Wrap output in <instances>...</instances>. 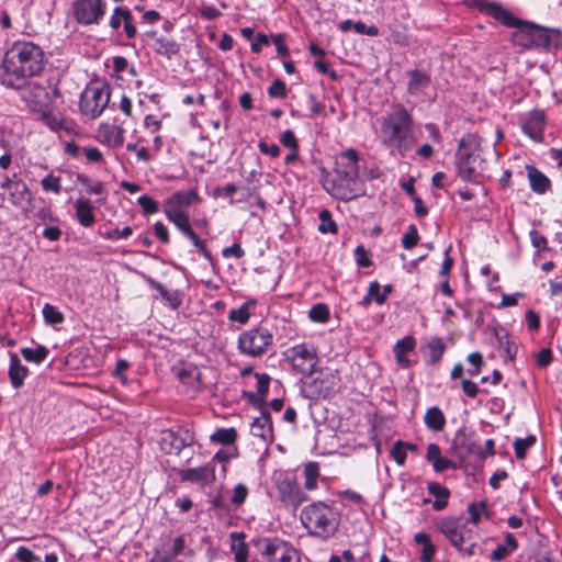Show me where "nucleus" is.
Segmentation results:
<instances>
[{
    "label": "nucleus",
    "instance_id": "1",
    "mask_svg": "<svg viewBox=\"0 0 562 562\" xmlns=\"http://www.w3.org/2000/svg\"><path fill=\"white\" fill-rule=\"evenodd\" d=\"M474 5L481 12L494 18L503 25L516 29L510 37L515 46H519L525 49L533 47L549 48L551 46V36L547 29L518 20L508 10L496 2L474 0Z\"/></svg>",
    "mask_w": 562,
    "mask_h": 562
},
{
    "label": "nucleus",
    "instance_id": "2",
    "mask_svg": "<svg viewBox=\"0 0 562 562\" xmlns=\"http://www.w3.org/2000/svg\"><path fill=\"white\" fill-rule=\"evenodd\" d=\"M42 48L31 42H16L5 52L4 86L20 88L26 78L37 76L44 68Z\"/></svg>",
    "mask_w": 562,
    "mask_h": 562
},
{
    "label": "nucleus",
    "instance_id": "3",
    "mask_svg": "<svg viewBox=\"0 0 562 562\" xmlns=\"http://www.w3.org/2000/svg\"><path fill=\"white\" fill-rule=\"evenodd\" d=\"M381 142L392 151L396 150L402 157L415 144L413 115L403 104H394L392 111L382 117Z\"/></svg>",
    "mask_w": 562,
    "mask_h": 562
},
{
    "label": "nucleus",
    "instance_id": "4",
    "mask_svg": "<svg viewBox=\"0 0 562 562\" xmlns=\"http://www.w3.org/2000/svg\"><path fill=\"white\" fill-rule=\"evenodd\" d=\"M301 521L311 536L326 540L338 530L340 514L324 502H314L303 508Z\"/></svg>",
    "mask_w": 562,
    "mask_h": 562
},
{
    "label": "nucleus",
    "instance_id": "5",
    "mask_svg": "<svg viewBox=\"0 0 562 562\" xmlns=\"http://www.w3.org/2000/svg\"><path fill=\"white\" fill-rule=\"evenodd\" d=\"M480 137L476 134L463 136L457 153L459 176L469 182H481L485 178L486 161L479 150Z\"/></svg>",
    "mask_w": 562,
    "mask_h": 562
},
{
    "label": "nucleus",
    "instance_id": "6",
    "mask_svg": "<svg viewBox=\"0 0 562 562\" xmlns=\"http://www.w3.org/2000/svg\"><path fill=\"white\" fill-rule=\"evenodd\" d=\"M323 188L335 199L344 202L356 200L366 195V184L360 176L335 173L331 178L326 177Z\"/></svg>",
    "mask_w": 562,
    "mask_h": 562
},
{
    "label": "nucleus",
    "instance_id": "7",
    "mask_svg": "<svg viewBox=\"0 0 562 562\" xmlns=\"http://www.w3.org/2000/svg\"><path fill=\"white\" fill-rule=\"evenodd\" d=\"M283 358L291 369L304 376H311L317 367V349L311 344H297L283 351Z\"/></svg>",
    "mask_w": 562,
    "mask_h": 562
},
{
    "label": "nucleus",
    "instance_id": "8",
    "mask_svg": "<svg viewBox=\"0 0 562 562\" xmlns=\"http://www.w3.org/2000/svg\"><path fill=\"white\" fill-rule=\"evenodd\" d=\"M110 86L108 83H90L81 93L80 111L90 119L101 115L110 101Z\"/></svg>",
    "mask_w": 562,
    "mask_h": 562
},
{
    "label": "nucleus",
    "instance_id": "9",
    "mask_svg": "<svg viewBox=\"0 0 562 562\" xmlns=\"http://www.w3.org/2000/svg\"><path fill=\"white\" fill-rule=\"evenodd\" d=\"M255 547L267 562H301L297 550L282 539L259 538Z\"/></svg>",
    "mask_w": 562,
    "mask_h": 562
},
{
    "label": "nucleus",
    "instance_id": "10",
    "mask_svg": "<svg viewBox=\"0 0 562 562\" xmlns=\"http://www.w3.org/2000/svg\"><path fill=\"white\" fill-rule=\"evenodd\" d=\"M273 342V335L266 327H255L243 331L238 337L240 353L257 358L267 352Z\"/></svg>",
    "mask_w": 562,
    "mask_h": 562
},
{
    "label": "nucleus",
    "instance_id": "11",
    "mask_svg": "<svg viewBox=\"0 0 562 562\" xmlns=\"http://www.w3.org/2000/svg\"><path fill=\"white\" fill-rule=\"evenodd\" d=\"M274 484L279 499L284 506L297 508L302 503L307 501L306 494L301 490L293 473H276Z\"/></svg>",
    "mask_w": 562,
    "mask_h": 562
},
{
    "label": "nucleus",
    "instance_id": "12",
    "mask_svg": "<svg viewBox=\"0 0 562 562\" xmlns=\"http://www.w3.org/2000/svg\"><path fill=\"white\" fill-rule=\"evenodd\" d=\"M193 443L194 436L188 428L167 429L160 434L159 446L167 454H179L186 447Z\"/></svg>",
    "mask_w": 562,
    "mask_h": 562
},
{
    "label": "nucleus",
    "instance_id": "13",
    "mask_svg": "<svg viewBox=\"0 0 562 562\" xmlns=\"http://www.w3.org/2000/svg\"><path fill=\"white\" fill-rule=\"evenodd\" d=\"M74 16L79 24H99L105 13L104 0H75Z\"/></svg>",
    "mask_w": 562,
    "mask_h": 562
},
{
    "label": "nucleus",
    "instance_id": "14",
    "mask_svg": "<svg viewBox=\"0 0 562 562\" xmlns=\"http://www.w3.org/2000/svg\"><path fill=\"white\" fill-rule=\"evenodd\" d=\"M19 89H21L22 99L32 112L38 113L48 108L49 94L44 87L30 82L24 87L20 86Z\"/></svg>",
    "mask_w": 562,
    "mask_h": 562
},
{
    "label": "nucleus",
    "instance_id": "15",
    "mask_svg": "<svg viewBox=\"0 0 562 562\" xmlns=\"http://www.w3.org/2000/svg\"><path fill=\"white\" fill-rule=\"evenodd\" d=\"M546 115L542 110H532L520 119L522 132L536 142L543 140Z\"/></svg>",
    "mask_w": 562,
    "mask_h": 562
},
{
    "label": "nucleus",
    "instance_id": "16",
    "mask_svg": "<svg viewBox=\"0 0 562 562\" xmlns=\"http://www.w3.org/2000/svg\"><path fill=\"white\" fill-rule=\"evenodd\" d=\"M196 201H199V195L194 189L177 191L165 201L164 213H189L188 209Z\"/></svg>",
    "mask_w": 562,
    "mask_h": 562
},
{
    "label": "nucleus",
    "instance_id": "17",
    "mask_svg": "<svg viewBox=\"0 0 562 562\" xmlns=\"http://www.w3.org/2000/svg\"><path fill=\"white\" fill-rule=\"evenodd\" d=\"M178 475L182 482L209 485L215 481V464L209 462L199 468L182 469L178 472Z\"/></svg>",
    "mask_w": 562,
    "mask_h": 562
},
{
    "label": "nucleus",
    "instance_id": "18",
    "mask_svg": "<svg viewBox=\"0 0 562 562\" xmlns=\"http://www.w3.org/2000/svg\"><path fill=\"white\" fill-rule=\"evenodd\" d=\"M260 409L261 414L251 423L250 431L255 437L260 438L265 443L272 442L274 436L271 416L267 409V406L260 407Z\"/></svg>",
    "mask_w": 562,
    "mask_h": 562
},
{
    "label": "nucleus",
    "instance_id": "19",
    "mask_svg": "<svg viewBox=\"0 0 562 562\" xmlns=\"http://www.w3.org/2000/svg\"><path fill=\"white\" fill-rule=\"evenodd\" d=\"M359 154L353 148L341 151L336 159L335 173H345L359 176Z\"/></svg>",
    "mask_w": 562,
    "mask_h": 562
},
{
    "label": "nucleus",
    "instance_id": "20",
    "mask_svg": "<svg viewBox=\"0 0 562 562\" xmlns=\"http://www.w3.org/2000/svg\"><path fill=\"white\" fill-rule=\"evenodd\" d=\"M29 374L27 367L23 366L16 353H10L9 378L14 389H20Z\"/></svg>",
    "mask_w": 562,
    "mask_h": 562
},
{
    "label": "nucleus",
    "instance_id": "21",
    "mask_svg": "<svg viewBox=\"0 0 562 562\" xmlns=\"http://www.w3.org/2000/svg\"><path fill=\"white\" fill-rule=\"evenodd\" d=\"M526 168L531 190L538 194H544L551 184L549 178L533 166Z\"/></svg>",
    "mask_w": 562,
    "mask_h": 562
},
{
    "label": "nucleus",
    "instance_id": "22",
    "mask_svg": "<svg viewBox=\"0 0 562 562\" xmlns=\"http://www.w3.org/2000/svg\"><path fill=\"white\" fill-rule=\"evenodd\" d=\"M257 379V392H250L248 398L251 404L260 407L266 406V395L269 391L270 376L267 373H255Z\"/></svg>",
    "mask_w": 562,
    "mask_h": 562
},
{
    "label": "nucleus",
    "instance_id": "23",
    "mask_svg": "<svg viewBox=\"0 0 562 562\" xmlns=\"http://www.w3.org/2000/svg\"><path fill=\"white\" fill-rule=\"evenodd\" d=\"M308 387L312 389L313 395L318 397H329L336 393L337 386L334 382L333 376H326L323 379L315 378L310 384Z\"/></svg>",
    "mask_w": 562,
    "mask_h": 562
},
{
    "label": "nucleus",
    "instance_id": "24",
    "mask_svg": "<svg viewBox=\"0 0 562 562\" xmlns=\"http://www.w3.org/2000/svg\"><path fill=\"white\" fill-rule=\"evenodd\" d=\"M75 209L77 220L83 227H91L94 224L93 206L89 200L78 199Z\"/></svg>",
    "mask_w": 562,
    "mask_h": 562
},
{
    "label": "nucleus",
    "instance_id": "25",
    "mask_svg": "<svg viewBox=\"0 0 562 562\" xmlns=\"http://www.w3.org/2000/svg\"><path fill=\"white\" fill-rule=\"evenodd\" d=\"M427 490L429 494L437 498L432 502V508L437 512L445 509L448 505L450 491L438 482H429Z\"/></svg>",
    "mask_w": 562,
    "mask_h": 562
},
{
    "label": "nucleus",
    "instance_id": "26",
    "mask_svg": "<svg viewBox=\"0 0 562 562\" xmlns=\"http://www.w3.org/2000/svg\"><path fill=\"white\" fill-rule=\"evenodd\" d=\"M232 544L231 551L234 553L235 562H247L248 559V546L245 542V533L243 532H231L229 535Z\"/></svg>",
    "mask_w": 562,
    "mask_h": 562
},
{
    "label": "nucleus",
    "instance_id": "27",
    "mask_svg": "<svg viewBox=\"0 0 562 562\" xmlns=\"http://www.w3.org/2000/svg\"><path fill=\"white\" fill-rule=\"evenodd\" d=\"M149 284L153 289L159 292L160 296L169 304L173 310L178 308L182 303V294L179 291H168L160 282L149 279Z\"/></svg>",
    "mask_w": 562,
    "mask_h": 562
},
{
    "label": "nucleus",
    "instance_id": "28",
    "mask_svg": "<svg viewBox=\"0 0 562 562\" xmlns=\"http://www.w3.org/2000/svg\"><path fill=\"white\" fill-rule=\"evenodd\" d=\"M424 422L430 430L441 431L446 425V417L439 407L432 406L427 409Z\"/></svg>",
    "mask_w": 562,
    "mask_h": 562
},
{
    "label": "nucleus",
    "instance_id": "29",
    "mask_svg": "<svg viewBox=\"0 0 562 562\" xmlns=\"http://www.w3.org/2000/svg\"><path fill=\"white\" fill-rule=\"evenodd\" d=\"M408 92L412 94L418 93L420 90L430 85V77L418 69L409 71Z\"/></svg>",
    "mask_w": 562,
    "mask_h": 562
},
{
    "label": "nucleus",
    "instance_id": "30",
    "mask_svg": "<svg viewBox=\"0 0 562 562\" xmlns=\"http://www.w3.org/2000/svg\"><path fill=\"white\" fill-rule=\"evenodd\" d=\"M100 134L113 147H120L124 143V130L119 125H105Z\"/></svg>",
    "mask_w": 562,
    "mask_h": 562
},
{
    "label": "nucleus",
    "instance_id": "31",
    "mask_svg": "<svg viewBox=\"0 0 562 562\" xmlns=\"http://www.w3.org/2000/svg\"><path fill=\"white\" fill-rule=\"evenodd\" d=\"M446 351V345L441 338L434 337L429 340L426 346V356L428 357L427 362L435 364L442 358Z\"/></svg>",
    "mask_w": 562,
    "mask_h": 562
},
{
    "label": "nucleus",
    "instance_id": "32",
    "mask_svg": "<svg viewBox=\"0 0 562 562\" xmlns=\"http://www.w3.org/2000/svg\"><path fill=\"white\" fill-rule=\"evenodd\" d=\"M496 339H497V348L499 350H503L504 356L508 360H514L517 353V346L510 341L509 335L506 330H497L495 333Z\"/></svg>",
    "mask_w": 562,
    "mask_h": 562
},
{
    "label": "nucleus",
    "instance_id": "33",
    "mask_svg": "<svg viewBox=\"0 0 562 562\" xmlns=\"http://www.w3.org/2000/svg\"><path fill=\"white\" fill-rule=\"evenodd\" d=\"M414 540L417 544L423 546L420 561L431 562L436 553V547L431 543L429 536L425 532H418L414 536Z\"/></svg>",
    "mask_w": 562,
    "mask_h": 562
},
{
    "label": "nucleus",
    "instance_id": "34",
    "mask_svg": "<svg viewBox=\"0 0 562 562\" xmlns=\"http://www.w3.org/2000/svg\"><path fill=\"white\" fill-rule=\"evenodd\" d=\"M339 29L342 32L353 30L358 34H366L369 36H376L379 34V29L375 25L367 26L361 21L353 22L351 20H345L340 23Z\"/></svg>",
    "mask_w": 562,
    "mask_h": 562
},
{
    "label": "nucleus",
    "instance_id": "35",
    "mask_svg": "<svg viewBox=\"0 0 562 562\" xmlns=\"http://www.w3.org/2000/svg\"><path fill=\"white\" fill-rule=\"evenodd\" d=\"M155 50L157 54L170 58L180 52V45L172 38L161 36L156 38Z\"/></svg>",
    "mask_w": 562,
    "mask_h": 562
},
{
    "label": "nucleus",
    "instance_id": "36",
    "mask_svg": "<svg viewBox=\"0 0 562 562\" xmlns=\"http://www.w3.org/2000/svg\"><path fill=\"white\" fill-rule=\"evenodd\" d=\"M21 353L26 361L38 364L47 358L49 350L45 346L38 345L35 349L22 348Z\"/></svg>",
    "mask_w": 562,
    "mask_h": 562
},
{
    "label": "nucleus",
    "instance_id": "37",
    "mask_svg": "<svg viewBox=\"0 0 562 562\" xmlns=\"http://www.w3.org/2000/svg\"><path fill=\"white\" fill-rule=\"evenodd\" d=\"M305 488L313 491L317 487V479L319 476V465L317 462L311 461L304 467Z\"/></svg>",
    "mask_w": 562,
    "mask_h": 562
},
{
    "label": "nucleus",
    "instance_id": "38",
    "mask_svg": "<svg viewBox=\"0 0 562 562\" xmlns=\"http://www.w3.org/2000/svg\"><path fill=\"white\" fill-rule=\"evenodd\" d=\"M256 305L255 300H249L245 302L240 307L231 310L228 314V318L233 322H237L239 324H246L250 317L249 308Z\"/></svg>",
    "mask_w": 562,
    "mask_h": 562
},
{
    "label": "nucleus",
    "instance_id": "39",
    "mask_svg": "<svg viewBox=\"0 0 562 562\" xmlns=\"http://www.w3.org/2000/svg\"><path fill=\"white\" fill-rule=\"evenodd\" d=\"M41 114V119L46 126H48L52 131L57 132L65 127L64 120L58 113H54L49 111L48 108L38 112Z\"/></svg>",
    "mask_w": 562,
    "mask_h": 562
},
{
    "label": "nucleus",
    "instance_id": "40",
    "mask_svg": "<svg viewBox=\"0 0 562 562\" xmlns=\"http://www.w3.org/2000/svg\"><path fill=\"white\" fill-rule=\"evenodd\" d=\"M462 526L453 518H442L437 522L438 530L449 540L457 537V532Z\"/></svg>",
    "mask_w": 562,
    "mask_h": 562
},
{
    "label": "nucleus",
    "instance_id": "41",
    "mask_svg": "<svg viewBox=\"0 0 562 562\" xmlns=\"http://www.w3.org/2000/svg\"><path fill=\"white\" fill-rule=\"evenodd\" d=\"M165 215L183 235L192 228L189 213L172 212Z\"/></svg>",
    "mask_w": 562,
    "mask_h": 562
},
{
    "label": "nucleus",
    "instance_id": "42",
    "mask_svg": "<svg viewBox=\"0 0 562 562\" xmlns=\"http://www.w3.org/2000/svg\"><path fill=\"white\" fill-rule=\"evenodd\" d=\"M454 443L461 448H467L470 453H475L481 459H484V452L481 447L471 441L464 431H458Z\"/></svg>",
    "mask_w": 562,
    "mask_h": 562
},
{
    "label": "nucleus",
    "instance_id": "43",
    "mask_svg": "<svg viewBox=\"0 0 562 562\" xmlns=\"http://www.w3.org/2000/svg\"><path fill=\"white\" fill-rule=\"evenodd\" d=\"M237 438V432L235 428H220L214 434L211 435V440L213 442L222 443V445H231L234 443Z\"/></svg>",
    "mask_w": 562,
    "mask_h": 562
},
{
    "label": "nucleus",
    "instance_id": "44",
    "mask_svg": "<svg viewBox=\"0 0 562 562\" xmlns=\"http://www.w3.org/2000/svg\"><path fill=\"white\" fill-rule=\"evenodd\" d=\"M536 443V436L529 435L526 438H516L514 440L515 454L518 460L526 458L527 449Z\"/></svg>",
    "mask_w": 562,
    "mask_h": 562
},
{
    "label": "nucleus",
    "instance_id": "45",
    "mask_svg": "<svg viewBox=\"0 0 562 562\" xmlns=\"http://www.w3.org/2000/svg\"><path fill=\"white\" fill-rule=\"evenodd\" d=\"M11 201L14 205L21 204L29 195V188L22 180H15L14 186L9 190Z\"/></svg>",
    "mask_w": 562,
    "mask_h": 562
},
{
    "label": "nucleus",
    "instance_id": "46",
    "mask_svg": "<svg viewBox=\"0 0 562 562\" xmlns=\"http://www.w3.org/2000/svg\"><path fill=\"white\" fill-rule=\"evenodd\" d=\"M318 218L321 224L318 226V231L323 234H335L338 231L337 224L331 218V213L328 210H322L318 214Z\"/></svg>",
    "mask_w": 562,
    "mask_h": 562
},
{
    "label": "nucleus",
    "instance_id": "47",
    "mask_svg": "<svg viewBox=\"0 0 562 562\" xmlns=\"http://www.w3.org/2000/svg\"><path fill=\"white\" fill-rule=\"evenodd\" d=\"M43 317L48 325L61 324L65 319L64 314L52 304L46 303L43 307Z\"/></svg>",
    "mask_w": 562,
    "mask_h": 562
},
{
    "label": "nucleus",
    "instance_id": "48",
    "mask_svg": "<svg viewBox=\"0 0 562 562\" xmlns=\"http://www.w3.org/2000/svg\"><path fill=\"white\" fill-rule=\"evenodd\" d=\"M187 238H189L192 244L196 247L198 251L212 265L214 263L213 256L206 247L205 241L200 239V237L195 234V232L191 228L189 232L184 234Z\"/></svg>",
    "mask_w": 562,
    "mask_h": 562
},
{
    "label": "nucleus",
    "instance_id": "49",
    "mask_svg": "<svg viewBox=\"0 0 562 562\" xmlns=\"http://www.w3.org/2000/svg\"><path fill=\"white\" fill-rule=\"evenodd\" d=\"M78 182L87 189L88 193L91 194H102L104 192V188L102 182L100 181H91L90 178L86 175H78Z\"/></svg>",
    "mask_w": 562,
    "mask_h": 562
},
{
    "label": "nucleus",
    "instance_id": "50",
    "mask_svg": "<svg viewBox=\"0 0 562 562\" xmlns=\"http://www.w3.org/2000/svg\"><path fill=\"white\" fill-rule=\"evenodd\" d=\"M308 316L314 322L324 323L329 317V310L326 304L318 303L311 307Z\"/></svg>",
    "mask_w": 562,
    "mask_h": 562
},
{
    "label": "nucleus",
    "instance_id": "51",
    "mask_svg": "<svg viewBox=\"0 0 562 562\" xmlns=\"http://www.w3.org/2000/svg\"><path fill=\"white\" fill-rule=\"evenodd\" d=\"M419 236L416 225L411 224L402 238V246L409 250L418 243Z\"/></svg>",
    "mask_w": 562,
    "mask_h": 562
},
{
    "label": "nucleus",
    "instance_id": "52",
    "mask_svg": "<svg viewBox=\"0 0 562 562\" xmlns=\"http://www.w3.org/2000/svg\"><path fill=\"white\" fill-rule=\"evenodd\" d=\"M137 203L145 215H151L159 211L158 203L149 195H140Z\"/></svg>",
    "mask_w": 562,
    "mask_h": 562
},
{
    "label": "nucleus",
    "instance_id": "53",
    "mask_svg": "<svg viewBox=\"0 0 562 562\" xmlns=\"http://www.w3.org/2000/svg\"><path fill=\"white\" fill-rule=\"evenodd\" d=\"M41 186L44 191H52L56 194H59L61 191L60 178L55 177L53 173H49L41 181Z\"/></svg>",
    "mask_w": 562,
    "mask_h": 562
},
{
    "label": "nucleus",
    "instance_id": "54",
    "mask_svg": "<svg viewBox=\"0 0 562 562\" xmlns=\"http://www.w3.org/2000/svg\"><path fill=\"white\" fill-rule=\"evenodd\" d=\"M406 442L402 440L395 441L393 445V448L391 450V456L395 460V462L398 465H403L406 461V449H405Z\"/></svg>",
    "mask_w": 562,
    "mask_h": 562
},
{
    "label": "nucleus",
    "instance_id": "55",
    "mask_svg": "<svg viewBox=\"0 0 562 562\" xmlns=\"http://www.w3.org/2000/svg\"><path fill=\"white\" fill-rule=\"evenodd\" d=\"M133 234V229L131 226H125L124 228L122 229H119V228H114V229H111V231H108L103 234H101L105 239H110V240H116V239H121V238H127L130 237L131 235Z\"/></svg>",
    "mask_w": 562,
    "mask_h": 562
},
{
    "label": "nucleus",
    "instance_id": "56",
    "mask_svg": "<svg viewBox=\"0 0 562 562\" xmlns=\"http://www.w3.org/2000/svg\"><path fill=\"white\" fill-rule=\"evenodd\" d=\"M247 495H248L247 486L239 483L234 487L231 503L235 506H240L241 504H244Z\"/></svg>",
    "mask_w": 562,
    "mask_h": 562
},
{
    "label": "nucleus",
    "instance_id": "57",
    "mask_svg": "<svg viewBox=\"0 0 562 562\" xmlns=\"http://www.w3.org/2000/svg\"><path fill=\"white\" fill-rule=\"evenodd\" d=\"M123 24H124V32H125L126 37L128 40L134 38L137 34V30L133 23L132 12L128 9H126V11H124Z\"/></svg>",
    "mask_w": 562,
    "mask_h": 562
},
{
    "label": "nucleus",
    "instance_id": "58",
    "mask_svg": "<svg viewBox=\"0 0 562 562\" xmlns=\"http://www.w3.org/2000/svg\"><path fill=\"white\" fill-rule=\"evenodd\" d=\"M416 346V340L414 337L408 336L395 344L394 351L400 352L401 355H406L412 351Z\"/></svg>",
    "mask_w": 562,
    "mask_h": 562
},
{
    "label": "nucleus",
    "instance_id": "59",
    "mask_svg": "<svg viewBox=\"0 0 562 562\" xmlns=\"http://www.w3.org/2000/svg\"><path fill=\"white\" fill-rule=\"evenodd\" d=\"M268 94L270 98H285L286 87L281 79H276L272 85L268 88Z\"/></svg>",
    "mask_w": 562,
    "mask_h": 562
},
{
    "label": "nucleus",
    "instance_id": "60",
    "mask_svg": "<svg viewBox=\"0 0 562 562\" xmlns=\"http://www.w3.org/2000/svg\"><path fill=\"white\" fill-rule=\"evenodd\" d=\"M460 552H462L463 555L465 557H473V555H477V554H482L483 552V549L481 546H479L472 538V536H470V540L467 541L465 544H463L462 547H460Z\"/></svg>",
    "mask_w": 562,
    "mask_h": 562
},
{
    "label": "nucleus",
    "instance_id": "61",
    "mask_svg": "<svg viewBox=\"0 0 562 562\" xmlns=\"http://www.w3.org/2000/svg\"><path fill=\"white\" fill-rule=\"evenodd\" d=\"M470 536L471 532L467 530L464 526H462L460 530L457 532V537L449 539V541L454 548L460 550V547H462L463 544L467 543V541L470 540Z\"/></svg>",
    "mask_w": 562,
    "mask_h": 562
},
{
    "label": "nucleus",
    "instance_id": "62",
    "mask_svg": "<svg viewBox=\"0 0 562 562\" xmlns=\"http://www.w3.org/2000/svg\"><path fill=\"white\" fill-rule=\"evenodd\" d=\"M356 261L359 267L368 268L372 266L371 259L368 257V251L362 245L357 246L355 250Z\"/></svg>",
    "mask_w": 562,
    "mask_h": 562
},
{
    "label": "nucleus",
    "instance_id": "63",
    "mask_svg": "<svg viewBox=\"0 0 562 562\" xmlns=\"http://www.w3.org/2000/svg\"><path fill=\"white\" fill-rule=\"evenodd\" d=\"M15 557L19 562H41L40 558L25 547H20L16 550Z\"/></svg>",
    "mask_w": 562,
    "mask_h": 562
},
{
    "label": "nucleus",
    "instance_id": "64",
    "mask_svg": "<svg viewBox=\"0 0 562 562\" xmlns=\"http://www.w3.org/2000/svg\"><path fill=\"white\" fill-rule=\"evenodd\" d=\"M35 218L41 221L42 223H55L57 222V217L53 214L49 207H41L35 214Z\"/></svg>",
    "mask_w": 562,
    "mask_h": 562
}]
</instances>
